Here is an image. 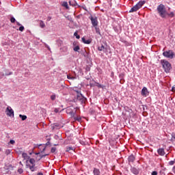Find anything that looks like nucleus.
Segmentation results:
<instances>
[{
  "mask_svg": "<svg viewBox=\"0 0 175 175\" xmlns=\"http://www.w3.org/2000/svg\"><path fill=\"white\" fill-rule=\"evenodd\" d=\"M62 6H64V8H66V9H68V2L65 1L62 3Z\"/></svg>",
  "mask_w": 175,
  "mask_h": 175,
  "instance_id": "obj_32",
  "label": "nucleus"
},
{
  "mask_svg": "<svg viewBox=\"0 0 175 175\" xmlns=\"http://www.w3.org/2000/svg\"><path fill=\"white\" fill-rule=\"evenodd\" d=\"M14 143H16V142H15L14 140H13V139H11V140L10 141V144H14Z\"/></svg>",
  "mask_w": 175,
  "mask_h": 175,
  "instance_id": "obj_41",
  "label": "nucleus"
},
{
  "mask_svg": "<svg viewBox=\"0 0 175 175\" xmlns=\"http://www.w3.org/2000/svg\"><path fill=\"white\" fill-rule=\"evenodd\" d=\"M141 94L142 96H147L150 93L148 92V90L147 89V88L144 87L142 90Z\"/></svg>",
  "mask_w": 175,
  "mask_h": 175,
  "instance_id": "obj_7",
  "label": "nucleus"
},
{
  "mask_svg": "<svg viewBox=\"0 0 175 175\" xmlns=\"http://www.w3.org/2000/svg\"><path fill=\"white\" fill-rule=\"evenodd\" d=\"M28 161H29V163H31V166H35V163L36 161H35L34 159H32V158L30 159L29 158Z\"/></svg>",
  "mask_w": 175,
  "mask_h": 175,
  "instance_id": "obj_17",
  "label": "nucleus"
},
{
  "mask_svg": "<svg viewBox=\"0 0 175 175\" xmlns=\"http://www.w3.org/2000/svg\"><path fill=\"white\" fill-rule=\"evenodd\" d=\"M5 113L8 117H14V111L12 109V107H8L5 109Z\"/></svg>",
  "mask_w": 175,
  "mask_h": 175,
  "instance_id": "obj_6",
  "label": "nucleus"
},
{
  "mask_svg": "<svg viewBox=\"0 0 175 175\" xmlns=\"http://www.w3.org/2000/svg\"><path fill=\"white\" fill-rule=\"evenodd\" d=\"M19 117L21 118L22 121H25L27 120V116L25 115H19Z\"/></svg>",
  "mask_w": 175,
  "mask_h": 175,
  "instance_id": "obj_23",
  "label": "nucleus"
},
{
  "mask_svg": "<svg viewBox=\"0 0 175 175\" xmlns=\"http://www.w3.org/2000/svg\"><path fill=\"white\" fill-rule=\"evenodd\" d=\"M67 79L68 80H75V79H76L75 77H72L70 75H67Z\"/></svg>",
  "mask_w": 175,
  "mask_h": 175,
  "instance_id": "obj_30",
  "label": "nucleus"
},
{
  "mask_svg": "<svg viewBox=\"0 0 175 175\" xmlns=\"http://www.w3.org/2000/svg\"><path fill=\"white\" fill-rule=\"evenodd\" d=\"M61 51H63L64 53H66L68 51V46H64L60 48Z\"/></svg>",
  "mask_w": 175,
  "mask_h": 175,
  "instance_id": "obj_24",
  "label": "nucleus"
},
{
  "mask_svg": "<svg viewBox=\"0 0 175 175\" xmlns=\"http://www.w3.org/2000/svg\"><path fill=\"white\" fill-rule=\"evenodd\" d=\"M72 118H74V121H78L79 122L81 121V117L76 115V113L72 116Z\"/></svg>",
  "mask_w": 175,
  "mask_h": 175,
  "instance_id": "obj_15",
  "label": "nucleus"
},
{
  "mask_svg": "<svg viewBox=\"0 0 175 175\" xmlns=\"http://www.w3.org/2000/svg\"><path fill=\"white\" fill-rule=\"evenodd\" d=\"M157 11L161 17L162 18H167L168 17H174V13L171 12V13H167L166 11V8H165V5L163 4H160L157 7Z\"/></svg>",
  "mask_w": 175,
  "mask_h": 175,
  "instance_id": "obj_1",
  "label": "nucleus"
},
{
  "mask_svg": "<svg viewBox=\"0 0 175 175\" xmlns=\"http://www.w3.org/2000/svg\"><path fill=\"white\" fill-rule=\"evenodd\" d=\"M144 3H146V1H139L137 5H138V7H139V9L140 8H142V6H143V5H144Z\"/></svg>",
  "mask_w": 175,
  "mask_h": 175,
  "instance_id": "obj_22",
  "label": "nucleus"
},
{
  "mask_svg": "<svg viewBox=\"0 0 175 175\" xmlns=\"http://www.w3.org/2000/svg\"><path fill=\"white\" fill-rule=\"evenodd\" d=\"M174 163H175V161L174 160V161H171L169 162V165L170 166H173V165H174Z\"/></svg>",
  "mask_w": 175,
  "mask_h": 175,
  "instance_id": "obj_37",
  "label": "nucleus"
},
{
  "mask_svg": "<svg viewBox=\"0 0 175 175\" xmlns=\"http://www.w3.org/2000/svg\"><path fill=\"white\" fill-rule=\"evenodd\" d=\"M74 90V94H75V100H82V102H84V96H83V94L80 92L79 89H77V88H75L73 89Z\"/></svg>",
  "mask_w": 175,
  "mask_h": 175,
  "instance_id": "obj_2",
  "label": "nucleus"
},
{
  "mask_svg": "<svg viewBox=\"0 0 175 175\" xmlns=\"http://www.w3.org/2000/svg\"><path fill=\"white\" fill-rule=\"evenodd\" d=\"M161 64L165 72L166 73H169V72H170V69H172V64H170V63L168 61L165 59L161 60Z\"/></svg>",
  "mask_w": 175,
  "mask_h": 175,
  "instance_id": "obj_3",
  "label": "nucleus"
},
{
  "mask_svg": "<svg viewBox=\"0 0 175 175\" xmlns=\"http://www.w3.org/2000/svg\"><path fill=\"white\" fill-rule=\"evenodd\" d=\"M39 154H40V152H38V153H36V154H37V155H39Z\"/></svg>",
  "mask_w": 175,
  "mask_h": 175,
  "instance_id": "obj_49",
  "label": "nucleus"
},
{
  "mask_svg": "<svg viewBox=\"0 0 175 175\" xmlns=\"http://www.w3.org/2000/svg\"><path fill=\"white\" fill-rule=\"evenodd\" d=\"M40 28H44V27H46V24H44V23H40Z\"/></svg>",
  "mask_w": 175,
  "mask_h": 175,
  "instance_id": "obj_33",
  "label": "nucleus"
},
{
  "mask_svg": "<svg viewBox=\"0 0 175 175\" xmlns=\"http://www.w3.org/2000/svg\"><path fill=\"white\" fill-rule=\"evenodd\" d=\"M91 42H92L91 39H89L88 40V44H90V43H91Z\"/></svg>",
  "mask_w": 175,
  "mask_h": 175,
  "instance_id": "obj_46",
  "label": "nucleus"
},
{
  "mask_svg": "<svg viewBox=\"0 0 175 175\" xmlns=\"http://www.w3.org/2000/svg\"><path fill=\"white\" fill-rule=\"evenodd\" d=\"M17 25L19 26V28L16 29L17 31H21V32H23V31H24V26L21 25L20 23H17Z\"/></svg>",
  "mask_w": 175,
  "mask_h": 175,
  "instance_id": "obj_21",
  "label": "nucleus"
},
{
  "mask_svg": "<svg viewBox=\"0 0 175 175\" xmlns=\"http://www.w3.org/2000/svg\"><path fill=\"white\" fill-rule=\"evenodd\" d=\"M95 29H96V33H98L99 35H100V31L99 30V28L98 27H95Z\"/></svg>",
  "mask_w": 175,
  "mask_h": 175,
  "instance_id": "obj_36",
  "label": "nucleus"
},
{
  "mask_svg": "<svg viewBox=\"0 0 175 175\" xmlns=\"http://www.w3.org/2000/svg\"><path fill=\"white\" fill-rule=\"evenodd\" d=\"M131 173H133V174H139V170L136 167H131Z\"/></svg>",
  "mask_w": 175,
  "mask_h": 175,
  "instance_id": "obj_16",
  "label": "nucleus"
},
{
  "mask_svg": "<svg viewBox=\"0 0 175 175\" xmlns=\"http://www.w3.org/2000/svg\"><path fill=\"white\" fill-rule=\"evenodd\" d=\"M98 51H105V50H106V47H105L104 45H101L98 47Z\"/></svg>",
  "mask_w": 175,
  "mask_h": 175,
  "instance_id": "obj_19",
  "label": "nucleus"
},
{
  "mask_svg": "<svg viewBox=\"0 0 175 175\" xmlns=\"http://www.w3.org/2000/svg\"><path fill=\"white\" fill-rule=\"evenodd\" d=\"M23 172L24 170H23V168H18V173H19V174H23Z\"/></svg>",
  "mask_w": 175,
  "mask_h": 175,
  "instance_id": "obj_31",
  "label": "nucleus"
},
{
  "mask_svg": "<svg viewBox=\"0 0 175 175\" xmlns=\"http://www.w3.org/2000/svg\"><path fill=\"white\" fill-rule=\"evenodd\" d=\"M122 42L124 43L126 46H131V42H128L127 41H125V40H123Z\"/></svg>",
  "mask_w": 175,
  "mask_h": 175,
  "instance_id": "obj_34",
  "label": "nucleus"
},
{
  "mask_svg": "<svg viewBox=\"0 0 175 175\" xmlns=\"http://www.w3.org/2000/svg\"><path fill=\"white\" fill-rule=\"evenodd\" d=\"M66 113L67 114H70V116H71V117H75V115L76 114V113H77V109L73 107H68L66 109Z\"/></svg>",
  "mask_w": 175,
  "mask_h": 175,
  "instance_id": "obj_4",
  "label": "nucleus"
},
{
  "mask_svg": "<svg viewBox=\"0 0 175 175\" xmlns=\"http://www.w3.org/2000/svg\"><path fill=\"white\" fill-rule=\"evenodd\" d=\"M129 163H133V162H135V160L136 159V158L135 157V156H133V154H131L129 157Z\"/></svg>",
  "mask_w": 175,
  "mask_h": 175,
  "instance_id": "obj_11",
  "label": "nucleus"
},
{
  "mask_svg": "<svg viewBox=\"0 0 175 175\" xmlns=\"http://www.w3.org/2000/svg\"><path fill=\"white\" fill-rule=\"evenodd\" d=\"M163 55L166 57V58H170L171 59H173L174 57V53L173 51H167L163 53Z\"/></svg>",
  "mask_w": 175,
  "mask_h": 175,
  "instance_id": "obj_5",
  "label": "nucleus"
},
{
  "mask_svg": "<svg viewBox=\"0 0 175 175\" xmlns=\"http://www.w3.org/2000/svg\"><path fill=\"white\" fill-rule=\"evenodd\" d=\"M10 75H13V72H10L9 73H6L5 74V76H10Z\"/></svg>",
  "mask_w": 175,
  "mask_h": 175,
  "instance_id": "obj_44",
  "label": "nucleus"
},
{
  "mask_svg": "<svg viewBox=\"0 0 175 175\" xmlns=\"http://www.w3.org/2000/svg\"><path fill=\"white\" fill-rule=\"evenodd\" d=\"M56 96L55 94H53L51 96V100H55Z\"/></svg>",
  "mask_w": 175,
  "mask_h": 175,
  "instance_id": "obj_35",
  "label": "nucleus"
},
{
  "mask_svg": "<svg viewBox=\"0 0 175 175\" xmlns=\"http://www.w3.org/2000/svg\"><path fill=\"white\" fill-rule=\"evenodd\" d=\"M72 47L74 51H79V50H80V46L79 45H76V42L72 43Z\"/></svg>",
  "mask_w": 175,
  "mask_h": 175,
  "instance_id": "obj_14",
  "label": "nucleus"
},
{
  "mask_svg": "<svg viewBox=\"0 0 175 175\" xmlns=\"http://www.w3.org/2000/svg\"><path fill=\"white\" fill-rule=\"evenodd\" d=\"M74 36H75L77 39H80V35L77 33V31L74 33Z\"/></svg>",
  "mask_w": 175,
  "mask_h": 175,
  "instance_id": "obj_29",
  "label": "nucleus"
},
{
  "mask_svg": "<svg viewBox=\"0 0 175 175\" xmlns=\"http://www.w3.org/2000/svg\"><path fill=\"white\" fill-rule=\"evenodd\" d=\"M45 47H46V49H48V50H49V51L51 50V49H50V46L47 44H45Z\"/></svg>",
  "mask_w": 175,
  "mask_h": 175,
  "instance_id": "obj_43",
  "label": "nucleus"
},
{
  "mask_svg": "<svg viewBox=\"0 0 175 175\" xmlns=\"http://www.w3.org/2000/svg\"><path fill=\"white\" fill-rule=\"evenodd\" d=\"M90 20H91L92 23H96L98 21V18H96V16H91Z\"/></svg>",
  "mask_w": 175,
  "mask_h": 175,
  "instance_id": "obj_18",
  "label": "nucleus"
},
{
  "mask_svg": "<svg viewBox=\"0 0 175 175\" xmlns=\"http://www.w3.org/2000/svg\"><path fill=\"white\" fill-rule=\"evenodd\" d=\"M151 174H152V175H158V172H157V171H153Z\"/></svg>",
  "mask_w": 175,
  "mask_h": 175,
  "instance_id": "obj_40",
  "label": "nucleus"
},
{
  "mask_svg": "<svg viewBox=\"0 0 175 175\" xmlns=\"http://www.w3.org/2000/svg\"><path fill=\"white\" fill-rule=\"evenodd\" d=\"M93 27H96L98 25V23H93Z\"/></svg>",
  "mask_w": 175,
  "mask_h": 175,
  "instance_id": "obj_45",
  "label": "nucleus"
},
{
  "mask_svg": "<svg viewBox=\"0 0 175 175\" xmlns=\"http://www.w3.org/2000/svg\"><path fill=\"white\" fill-rule=\"evenodd\" d=\"M22 158H23V159H25V161H26V162H28V161H29L30 157H29V156H28V154L23 153Z\"/></svg>",
  "mask_w": 175,
  "mask_h": 175,
  "instance_id": "obj_12",
  "label": "nucleus"
},
{
  "mask_svg": "<svg viewBox=\"0 0 175 175\" xmlns=\"http://www.w3.org/2000/svg\"><path fill=\"white\" fill-rule=\"evenodd\" d=\"M37 175H43V173L39 172Z\"/></svg>",
  "mask_w": 175,
  "mask_h": 175,
  "instance_id": "obj_47",
  "label": "nucleus"
},
{
  "mask_svg": "<svg viewBox=\"0 0 175 175\" xmlns=\"http://www.w3.org/2000/svg\"><path fill=\"white\" fill-rule=\"evenodd\" d=\"M49 155H50V153H46V154H40V159H42V158H44Z\"/></svg>",
  "mask_w": 175,
  "mask_h": 175,
  "instance_id": "obj_26",
  "label": "nucleus"
},
{
  "mask_svg": "<svg viewBox=\"0 0 175 175\" xmlns=\"http://www.w3.org/2000/svg\"><path fill=\"white\" fill-rule=\"evenodd\" d=\"M93 173L94 175H99L100 174V171H99V170L97 168H94Z\"/></svg>",
  "mask_w": 175,
  "mask_h": 175,
  "instance_id": "obj_20",
  "label": "nucleus"
},
{
  "mask_svg": "<svg viewBox=\"0 0 175 175\" xmlns=\"http://www.w3.org/2000/svg\"><path fill=\"white\" fill-rule=\"evenodd\" d=\"M55 113H59V108H55L54 109Z\"/></svg>",
  "mask_w": 175,
  "mask_h": 175,
  "instance_id": "obj_39",
  "label": "nucleus"
},
{
  "mask_svg": "<svg viewBox=\"0 0 175 175\" xmlns=\"http://www.w3.org/2000/svg\"><path fill=\"white\" fill-rule=\"evenodd\" d=\"M172 91H175V85L172 88Z\"/></svg>",
  "mask_w": 175,
  "mask_h": 175,
  "instance_id": "obj_48",
  "label": "nucleus"
},
{
  "mask_svg": "<svg viewBox=\"0 0 175 175\" xmlns=\"http://www.w3.org/2000/svg\"><path fill=\"white\" fill-rule=\"evenodd\" d=\"M157 152H158L159 155H161V157H163V155H165V149H163L162 148L158 149Z\"/></svg>",
  "mask_w": 175,
  "mask_h": 175,
  "instance_id": "obj_13",
  "label": "nucleus"
},
{
  "mask_svg": "<svg viewBox=\"0 0 175 175\" xmlns=\"http://www.w3.org/2000/svg\"><path fill=\"white\" fill-rule=\"evenodd\" d=\"M10 21H11V23H16V18H14V17H11Z\"/></svg>",
  "mask_w": 175,
  "mask_h": 175,
  "instance_id": "obj_38",
  "label": "nucleus"
},
{
  "mask_svg": "<svg viewBox=\"0 0 175 175\" xmlns=\"http://www.w3.org/2000/svg\"><path fill=\"white\" fill-rule=\"evenodd\" d=\"M37 146H38L41 154H43V152H44L46 151V146L42 145V144L37 145Z\"/></svg>",
  "mask_w": 175,
  "mask_h": 175,
  "instance_id": "obj_8",
  "label": "nucleus"
},
{
  "mask_svg": "<svg viewBox=\"0 0 175 175\" xmlns=\"http://www.w3.org/2000/svg\"><path fill=\"white\" fill-rule=\"evenodd\" d=\"M139 9H140L139 7V5H138L137 4H136L135 6H133V7L131 9L130 13H132V12H137V10H139Z\"/></svg>",
  "mask_w": 175,
  "mask_h": 175,
  "instance_id": "obj_9",
  "label": "nucleus"
},
{
  "mask_svg": "<svg viewBox=\"0 0 175 175\" xmlns=\"http://www.w3.org/2000/svg\"><path fill=\"white\" fill-rule=\"evenodd\" d=\"M68 27H70V28H74V29L77 28V26H76V25H75V23H69Z\"/></svg>",
  "mask_w": 175,
  "mask_h": 175,
  "instance_id": "obj_25",
  "label": "nucleus"
},
{
  "mask_svg": "<svg viewBox=\"0 0 175 175\" xmlns=\"http://www.w3.org/2000/svg\"><path fill=\"white\" fill-rule=\"evenodd\" d=\"M82 42L83 43H85V44H88V40H85V38H82Z\"/></svg>",
  "mask_w": 175,
  "mask_h": 175,
  "instance_id": "obj_27",
  "label": "nucleus"
},
{
  "mask_svg": "<svg viewBox=\"0 0 175 175\" xmlns=\"http://www.w3.org/2000/svg\"><path fill=\"white\" fill-rule=\"evenodd\" d=\"M70 150H72L73 151V148H72V147L67 148V151H70Z\"/></svg>",
  "mask_w": 175,
  "mask_h": 175,
  "instance_id": "obj_42",
  "label": "nucleus"
},
{
  "mask_svg": "<svg viewBox=\"0 0 175 175\" xmlns=\"http://www.w3.org/2000/svg\"><path fill=\"white\" fill-rule=\"evenodd\" d=\"M56 151H57V148L55 147L51 148V152H52V154H54Z\"/></svg>",
  "mask_w": 175,
  "mask_h": 175,
  "instance_id": "obj_28",
  "label": "nucleus"
},
{
  "mask_svg": "<svg viewBox=\"0 0 175 175\" xmlns=\"http://www.w3.org/2000/svg\"><path fill=\"white\" fill-rule=\"evenodd\" d=\"M29 169L31 170V172H37L38 171V167L35 165H28Z\"/></svg>",
  "mask_w": 175,
  "mask_h": 175,
  "instance_id": "obj_10",
  "label": "nucleus"
}]
</instances>
